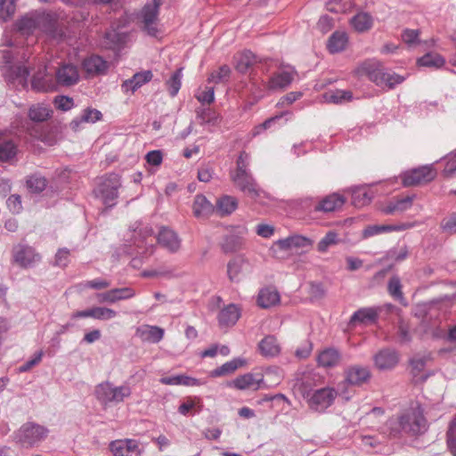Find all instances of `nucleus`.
Masks as SVG:
<instances>
[{"label": "nucleus", "instance_id": "22", "mask_svg": "<svg viewBox=\"0 0 456 456\" xmlns=\"http://www.w3.org/2000/svg\"><path fill=\"white\" fill-rule=\"evenodd\" d=\"M102 118V114L100 110L88 107L84 109L81 114L69 123V128L77 132L83 128V124H94Z\"/></svg>", "mask_w": 456, "mask_h": 456}, {"label": "nucleus", "instance_id": "62", "mask_svg": "<svg viewBox=\"0 0 456 456\" xmlns=\"http://www.w3.org/2000/svg\"><path fill=\"white\" fill-rule=\"evenodd\" d=\"M43 355V351L37 352L31 359L28 360L19 367L18 371L20 373L29 371L34 366L39 364V362L42 361Z\"/></svg>", "mask_w": 456, "mask_h": 456}, {"label": "nucleus", "instance_id": "10", "mask_svg": "<svg viewBox=\"0 0 456 456\" xmlns=\"http://www.w3.org/2000/svg\"><path fill=\"white\" fill-rule=\"evenodd\" d=\"M337 396L338 391L335 388L326 387L313 391L306 399L312 410L323 412L332 405Z\"/></svg>", "mask_w": 456, "mask_h": 456}, {"label": "nucleus", "instance_id": "4", "mask_svg": "<svg viewBox=\"0 0 456 456\" xmlns=\"http://www.w3.org/2000/svg\"><path fill=\"white\" fill-rule=\"evenodd\" d=\"M49 429L45 426L28 421L12 434L13 441L22 448L29 449L43 442L48 436Z\"/></svg>", "mask_w": 456, "mask_h": 456}, {"label": "nucleus", "instance_id": "37", "mask_svg": "<svg viewBox=\"0 0 456 456\" xmlns=\"http://www.w3.org/2000/svg\"><path fill=\"white\" fill-rule=\"evenodd\" d=\"M370 376V370L367 367L354 365L347 369L346 372V380L352 385H361Z\"/></svg>", "mask_w": 456, "mask_h": 456}, {"label": "nucleus", "instance_id": "25", "mask_svg": "<svg viewBox=\"0 0 456 456\" xmlns=\"http://www.w3.org/2000/svg\"><path fill=\"white\" fill-rule=\"evenodd\" d=\"M346 202V197L339 193H331L324 197L315 207L318 212H333L342 208Z\"/></svg>", "mask_w": 456, "mask_h": 456}, {"label": "nucleus", "instance_id": "20", "mask_svg": "<svg viewBox=\"0 0 456 456\" xmlns=\"http://www.w3.org/2000/svg\"><path fill=\"white\" fill-rule=\"evenodd\" d=\"M113 456H141L139 443L134 439L116 440L110 444Z\"/></svg>", "mask_w": 456, "mask_h": 456}, {"label": "nucleus", "instance_id": "26", "mask_svg": "<svg viewBox=\"0 0 456 456\" xmlns=\"http://www.w3.org/2000/svg\"><path fill=\"white\" fill-rule=\"evenodd\" d=\"M82 66L89 76L105 74L109 68L108 62L98 55H92L85 59Z\"/></svg>", "mask_w": 456, "mask_h": 456}, {"label": "nucleus", "instance_id": "49", "mask_svg": "<svg viewBox=\"0 0 456 456\" xmlns=\"http://www.w3.org/2000/svg\"><path fill=\"white\" fill-rule=\"evenodd\" d=\"M17 153V147L12 140L0 139V160L8 161Z\"/></svg>", "mask_w": 456, "mask_h": 456}, {"label": "nucleus", "instance_id": "44", "mask_svg": "<svg viewBox=\"0 0 456 456\" xmlns=\"http://www.w3.org/2000/svg\"><path fill=\"white\" fill-rule=\"evenodd\" d=\"M202 405L199 397H189L178 407V412L183 416L195 415L201 411Z\"/></svg>", "mask_w": 456, "mask_h": 456}, {"label": "nucleus", "instance_id": "59", "mask_svg": "<svg viewBox=\"0 0 456 456\" xmlns=\"http://www.w3.org/2000/svg\"><path fill=\"white\" fill-rule=\"evenodd\" d=\"M53 103L55 108L61 111L70 110L75 106L73 98L66 95L56 96Z\"/></svg>", "mask_w": 456, "mask_h": 456}, {"label": "nucleus", "instance_id": "40", "mask_svg": "<svg viewBox=\"0 0 456 456\" xmlns=\"http://www.w3.org/2000/svg\"><path fill=\"white\" fill-rule=\"evenodd\" d=\"M238 207L236 198L229 195H224L216 201L215 211L220 216H227L232 214Z\"/></svg>", "mask_w": 456, "mask_h": 456}, {"label": "nucleus", "instance_id": "47", "mask_svg": "<svg viewBox=\"0 0 456 456\" xmlns=\"http://www.w3.org/2000/svg\"><path fill=\"white\" fill-rule=\"evenodd\" d=\"M414 226L413 223H401L398 224H382L372 225V235L380 234L384 232H401L411 229Z\"/></svg>", "mask_w": 456, "mask_h": 456}, {"label": "nucleus", "instance_id": "54", "mask_svg": "<svg viewBox=\"0 0 456 456\" xmlns=\"http://www.w3.org/2000/svg\"><path fill=\"white\" fill-rule=\"evenodd\" d=\"M388 291L390 295L398 300L402 305H406L407 302L402 292L401 281L398 277H392L388 282Z\"/></svg>", "mask_w": 456, "mask_h": 456}, {"label": "nucleus", "instance_id": "63", "mask_svg": "<svg viewBox=\"0 0 456 456\" xmlns=\"http://www.w3.org/2000/svg\"><path fill=\"white\" fill-rule=\"evenodd\" d=\"M303 96V93L297 91V92H289L287 94L283 95L280 98L279 102H277V106L283 108L289 105H291L296 101L299 100Z\"/></svg>", "mask_w": 456, "mask_h": 456}, {"label": "nucleus", "instance_id": "57", "mask_svg": "<svg viewBox=\"0 0 456 456\" xmlns=\"http://www.w3.org/2000/svg\"><path fill=\"white\" fill-rule=\"evenodd\" d=\"M118 313L105 306H94V319L98 321H109L115 318Z\"/></svg>", "mask_w": 456, "mask_h": 456}, {"label": "nucleus", "instance_id": "64", "mask_svg": "<svg viewBox=\"0 0 456 456\" xmlns=\"http://www.w3.org/2000/svg\"><path fill=\"white\" fill-rule=\"evenodd\" d=\"M446 165L443 171L445 177L456 175V151L446 157Z\"/></svg>", "mask_w": 456, "mask_h": 456}, {"label": "nucleus", "instance_id": "28", "mask_svg": "<svg viewBox=\"0 0 456 456\" xmlns=\"http://www.w3.org/2000/svg\"><path fill=\"white\" fill-rule=\"evenodd\" d=\"M351 196L352 204L355 208H362L369 203L370 200V187L368 184H362L352 187L346 191Z\"/></svg>", "mask_w": 456, "mask_h": 456}, {"label": "nucleus", "instance_id": "51", "mask_svg": "<svg viewBox=\"0 0 456 456\" xmlns=\"http://www.w3.org/2000/svg\"><path fill=\"white\" fill-rule=\"evenodd\" d=\"M197 118L201 125L208 124L215 126L219 121V116L209 108L199 109L197 110Z\"/></svg>", "mask_w": 456, "mask_h": 456}, {"label": "nucleus", "instance_id": "30", "mask_svg": "<svg viewBox=\"0 0 456 456\" xmlns=\"http://www.w3.org/2000/svg\"><path fill=\"white\" fill-rule=\"evenodd\" d=\"M258 350L261 355L270 358L275 357L280 354L281 346L274 336L268 335L258 343Z\"/></svg>", "mask_w": 456, "mask_h": 456}, {"label": "nucleus", "instance_id": "32", "mask_svg": "<svg viewBox=\"0 0 456 456\" xmlns=\"http://www.w3.org/2000/svg\"><path fill=\"white\" fill-rule=\"evenodd\" d=\"M348 43V36L345 31H335L329 37L327 42V49L330 53H338L343 52Z\"/></svg>", "mask_w": 456, "mask_h": 456}, {"label": "nucleus", "instance_id": "29", "mask_svg": "<svg viewBox=\"0 0 456 456\" xmlns=\"http://www.w3.org/2000/svg\"><path fill=\"white\" fill-rule=\"evenodd\" d=\"M240 317V308L234 304H230L219 312L217 318L221 327H231L237 322Z\"/></svg>", "mask_w": 456, "mask_h": 456}, {"label": "nucleus", "instance_id": "33", "mask_svg": "<svg viewBox=\"0 0 456 456\" xmlns=\"http://www.w3.org/2000/svg\"><path fill=\"white\" fill-rule=\"evenodd\" d=\"M414 196H406L390 201L386 207L382 208V212L387 215H393L395 213H403L411 208Z\"/></svg>", "mask_w": 456, "mask_h": 456}, {"label": "nucleus", "instance_id": "12", "mask_svg": "<svg viewBox=\"0 0 456 456\" xmlns=\"http://www.w3.org/2000/svg\"><path fill=\"white\" fill-rule=\"evenodd\" d=\"M436 175V172L431 166H423L404 172L402 175V182L405 187L417 186L431 182Z\"/></svg>", "mask_w": 456, "mask_h": 456}, {"label": "nucleus", "instance_id": "16", "mask_svg": "<svg viewBox=\"0 0 456 456\" xmlns=\"http://www.w3.org/2000/svg\"><path fill=\"white\" fill-rule=\"evenodd\" d=\"M404 77L392 71H386L381 65L378 64L372 69V80L378 86L384 89H392L396 85L404 81Z\"/></svg>", "mask_w": 456, "mask_h": 456}, {"label": "nucleus", "instance_id": "42", "mask_svg": "<svg viewBox=\"0 0 456 456\" xmlns=\"http://www.w3.org/2000/svg\"><path fill=\"white\" fill-rule=\"evenodd\" d=\"M265 83L258 82L253 75H249V82L247 86L248 92L253 100V103L258 102L265 96V91H268Z\"/></svg>", "mask_w": 456, "mask_h": 456}, {"label": "nucleus", "instance_id": "8", "mask_svg": "<svg viewBox=\"0 0 456 456\" xmlns=\"http://www.w3.org/2000/svg\"><path fill=\"white\" fill-rule=\"evenodd\" d=\"M120 186V176L118 174L111 173L103 178L102 182L94 190V193L107 208H112L117 204Z\"/></svg>", "mask_w": 456, "mask_h": 456}, {"label": "nucleus", "instance_id": "19", "mask_svg": "<svg viewBox=\"0 0 456 456\" xmlns=\"http://www.w3.org/2000/svg\"><path fill=\"white\" fill-rule=\"evenodd\" d=\"M79 71L76 65L71 63H62L55 71V81L57 87L71 86L79 81Z\"/></svg>", "mask_w": 456, "mask_h": 456}, {"label": "nucleus", "instance_id": "53", "mask_svg": "<svg viewBox=\"0 0 456 456\" xmlns=\"http://www.w3.org/2000/svg\"><path fill=\"white\" fill-rule=\"evenodd\" d=\"M418 64L424 67L440 68L444 64V59L437 53H427L418 60Z\"/></svg>", "mask_w": 456, "mask_h": 456}, {"label": "nucleus", "instance_id": "60", "mask_svg": "<svg viewBox=\"0 0 456 456\" xmlns=\"http://www.w3.org/2000/svg\"><path fill=\"white\" fill-rule=\"evenodd\" d=\"M447 446L450 452L456 456V418L451 421L447 431Z\"/></svg>", "mask_w": 456, "mask_h": 456}, {"label": "nucleus", "instance_id": "61", "mask_svg": "<svg viewBox=\"0 0 456 456\" xmlns=\"http://www.w3.org/2000/svg\"><path fill=\"white\" fill-rule=\"evenodd\" d=\"M195 97L203 104H210L215 100V89L213 86H206L203 90L197 92Z\"/></svg>", "mask_w": 456, "mask_h": 456}, {"label": "nucleus", "instance_id": "24", "mask_svg": "<svg viewBox=\"0 0 456 456\" xmlns=\"http://www.w3.org/2000/svg\"><path fill=\"white\" fill-rule=\"evenodd\" d=\"M157 240L159 244L171 253L176 252L181 246L178 235L171 229L162 227L159 232Z\"/></svg>", "mask_w": 456, "mask_h": 456}, {"label": "nucleus", "instance_id": "52", "mask_svg": "<svg viewBox=\"0 0 456 456\" xmlns=\"http://www.w3.org/2000/svg\"><path fill=\"white\" fill-rule=\"evenodd\" d=\"M370 322V308H362L354 312L349 320L348 325L354 327Z\"/></svg>", "mask_w": 456, "mask_h": 456}, {"label": "nucleus", "instance_id": "34", "mask_svg": "<svg viewBox=\"0 0 456 456\" xmlns=\"http://www.w3.org/2000/svg\"><path fill=\"white\" fill-rule=\"evenodd\" d=\"M215 211L213 204L202 194L195 196L193 214L198 218L207 217Z\"/></svg>", "mask_w": 456, "mask_h": 456}, {"label": "nucleus", "instance_id": "55", "mask_svg": "<svg viewBox=\"0 0 456 456\" xmlns=\"http://www.w3.org/2000/svg\"><path fill=\"white\" fill-rule=\"evenodd\" d=\"M47 185L46 179L40 175H33L29 176L27 180L28 188L33 192H41L43 191Z\"/></svg>", "mask_w": 456, "mask_h": 456}, {"label": "nucleus", "instance_id": "36", "mask_svg": "<svg viewBox=\"0 0 456 456\" xmlns=\"http://www.w3.org/2000/svg\"><path fill=\"white\" fill-rule=\"evenodd\" d=\"M340 353L338 349L328 347L320 352L317 362L320 366L330 368L338 364L340 361Z\"/></svg>", "mask_w": 456, "mask_h": 456}, {"label": "nucleus", "instance_id": "14", "mask_svg": "<svg viewBox=\"0 0 456 456\" xmlns=\"http://www.w3.org/2000/svg\"><path fill=\"white\" fill-rule=\"evenodd\" d=\"M31 89L36 92H52L57 90V83L52 74L48 73L45 66H40L33 74Z\"/></svg>", "mask_w": 456, "mask_h": 456}, {"label": "nucleus", "instance_id": "2", "mask_svg": "<svg viewBox=\"0 0 456 456\" xmlns=\"http://www.w3.org/2000/svg\"><path fill=\"white\" fill-rule=\"evenodd\" d=\"M250 155L246 151L240 152L235 168L230 171V178L238 190L252 199H256L263 191L250 171Z\"/></svg>", "mask_w": 456, "mask_h": 456}, {"label": "nucleus", "instance_id": "17", "mask_svg": "<svg viewBox=\"0 0 456 456\" xmlns=\"http://www.w3.org/2000/svg\"><path fill=\"white\" fill-rule=\"evenodd\" d=\"M251 264L242 256H237L227 264V274L232 282H239L251 273Z\"/></svg>", "mask_w": 456, "mask_h": 456}, {"label": "nucleus", "instance_id": "1", "mask_svg": "<svg viewBox=\"0 0 456 456\" xmlns=\"http://www.w3.org/2000/svg\"><path fill=\"white\" fill-rule=\"evenodd\" d=\"M373 421L379 433L389 436H397L402 432L409 436H420L428 428L424 411L419 403H412L397 418H387L381 408H372Z\"/></svg>", "mask_w": 456, "mask_h": 456}, {"label": "nucleus", "instance_id": "6", "mask_svg": "<svg viewBox=\"0 0 456 456\" xmlns=\"http://www.w3.org/2000/svg\"><path fill=\"white\" fill-rule=\"evenodd\" d=\"M15 28L23 35L32 34L37 28H40L50 35H53L56 30L55 20L49 14L36 18L28 15L23 16L15 22Z\"/></svg>", "mask_w": 456, "mask_h": 456}, {"label": "nucleus", "instance_id": "15", "mask_svg": "<svg viewBox=\"0 0 456 456\" xmlns=\"http://www.w3.org/2000/svg\"><path fill=\"white\" fill-rule=\"evenodd\" d=\"M3 75L7 83L26 89L28 86V69L22 65H7L2 67Z\"/></svg>", "mask_w": 456, "mask_h": 456}, {"label": "nucleus", "instance_id": "50", "mask_svg": "<svg viewBox=\"0 0 456 456\" xmlns=\"http://www.w3.org/2000/svg\"><path fill=\"white\" fill-rule=\"evenodd\" d=\"M183 69H176L167 81V86L170 96L175 97L182 86Z\"/></svg>", "mask_w": 456, "mask_h": 456}, {"label": "nucleus", "instance_id": "56", "mask_svg": "<svg viewBox=\"0 0 456 456\" xmlns=\"http://www.w3.org/2000/svg\"><path fill=\"white\" fill-rule=\"evenodd\" d=\"M338 243V234L335 232H329L326 235L319 241L317 245L318 251L323 253L326 252L330 247Z\"/></svg>", "mask_w": 456, "mask_h": 456}, {"label": "nucleus", "instance_id": "43", "mask_svg": "<svg viewBox=\"0 0 456 456\" xmlns=\"http://www.w3.org/2000/svg\"><path fill=\"white\" fill-rule=\"evenodd\" d=\"M53 111L50 107L44 103L32 105L28 110V117L35 122H43L48 119Z\"/></svg>", "mask_w": 456, "mask_h": 456}, {"label": "nucleus", "instance_id": "35", "mask_svg": "<svg viewBox=\"0 0 456 456\" xmlns=\"http://www.w3.org/2000/svg\"><path fill=\"white\" fill-rule=\"evenodd\" d=\"M280 294L276 289H262L257 296V304L262 308H269L280 302Z\"/></svg>", "mask_w": 456, "mask_h": 456}, {"label": "nucleus", "instance_id": "13", "mask_svg": "<svg viewBox=\"0 0 456 456\" xmlns=\"http://www.w3.org/2000/svg\"><path fill=\"white\" fill-rule=\"evenodd\" d=\"M297 75L293 67H286L272 74L265 83L266 89L269 92L284 91L294 81Z\"/></svg>", "mask_w": 456, "mask_h": 456}, {"label": "nucleus", "instance_id": "9", "mask_svg": "<svg viewBox=\"0 0 456 456\" xmlns=\"http://www.w3.org/2000/svg\"><path fill=\"white\" fill-rule=\"evenodd\" d=\"M12 257V262L23 269L33 268L41 261L40 254L33 247L24 243L13 246Z\"/></svg>", "mask_w": 456, "mask_h": 456}, {"label": "nucleus", "instance_id": "23", "mask_svg": "<svg viewBox=\"0 0 456 456\" xmlns=\"http://www.w3.org/2000/svg\"><path fill=\"white\" fill-rule=\"evenodd\" d=\"M152 77L153 74L151 70L136 72L131 78L126 79L121 84L122 92L125 94H127L129 92L134 94L143 85L150 82L152 79Z\"/></svg>", "mask_w": 456, "mask_h": 456}, {"label": "nucleus", "instance_id": "58", "mask_svg": "<svg viewBox=\"0 0 456 456\" xmlns=\"http://www.w3.org/2000/svg\"><path fill=\"white\" fill-rule=\"evenodd\" d=\"M231 74V69L227 65H223L217 71H214L208 77L209 82L218 84L224 80H227Z\"/></svg>", "mask_w": 456, "mask_h": 456}, {"label": "nucleus", "instance_id": "5", "mask_svg": "<svg viewBox=\"0 0 456 456\" xmlns=\"http://www.w3.org/2000/svg\"><path fill=\"white\" fill-rule=\"evenodd\" d=\"M131 394L132 390L128 385L116 387L109 381L100 383L95 387L96 398L105 405L122 403Z\"/></svg>", "mask_w": 456, "mask_h": 456}, {"label": "nucleus", "instance_id": "48", "mask_svg": "<svg viewBox=\"0 0 456 456\" xmlns=\"http://www.w3.org/2000/svg\"><path fill=\"white\" fill-rule=\"evenodd\" d=\"M17 0H0V23L9 21L16 11Z\"/></svg>", "mask_w": 456, "mask_h": 456}, {"label": "nucleus", "instance_id": "31", "mask_svg": "<svg viewBox=\"0 0 456 456\" xmlns=\"http://www.w3.org/2000/svg\"><path fill=\"white\" fill-rule=\"evenodd\" d=\"M136 335L143 341L159 343L164 337V330L158 326L142 325L137 329Z\"/></svg>", "mask_w": 456, "mask_h": 456}, {"label": "nucleus", "instance_id": "46", "mask_svg": "<svg viewBox=\"0 0 456 456\" xmlns=\"http://www.w3.org/2000/svg\"><path fill=\"white\" fill-rule=\"evenodd\" d=\"M324 99L328 102L341 104L350 102L353 99L352 93L346 90L330 91L324 94Z\"/></svg>", "mask_w": 456, "mask_h": 456}, {"label": "nucleus", "instance_id": "3", "mask_svg": "<svg viewBox=\"0 0 456 456\" xmlns=\"http://www.w3.org/2000/svg\"><path fill=\"white\" fill-rule=\"evenodd\" d=\"M130 255L147 257L154 251L153 231L148 224H137L132 231L130 244Z\"/></svg>", "mask_w": 456, "mask_h": 456}, {"label": "nucleus", "instance_id": "38", "mask_svg": "<svg viewBox=\"0 0 456 456\" xmlns=\"http://www.w3.org/2000/svg\"><path fill=\"white\" fill-rule=\"evenodd\" d=\"M398 362V355L395 351L383 350L375 356L376 366L379 370H389Z\"/></svg>", "mask_w": 456, "mask_h": 456}, {"label": "nucleus", "instance_id": "27", "mask_svg": "<svg viewBox=\"0 0 456 456\" xmlns=\"http://www.w3.org/2000/svg\"><path fill=\"white\" fill-rule=\"evenodd\" d=\"M264 379L260 374L246 373L237 377L232 385L240 390L252 389L257 390L261 387Z\"/></svg>", "mask_w": 456, "mask_h": 456}, {"label": "nucleus", "instance_id": "11", "mask_svg": "<svg viewBox=\"0 0 456 456\" xmlns=\"http://www.w3.org/2000/svg\"><path fill=\"white\" fill-rule=\"evenodd\" d=\"M163 0H152L146 4L141 11L140 20L142 23V28L148 35L155 37L158 33L157 23L159 6Z\"/></svg>", "mask_w": 456, "mask_h": 456}, {"label": "nucleus", "instance_id": "7", "mask_svg": "<svg viewBox=\"0 0 456 456\" xmlns=\"http://www.w3.org/2000/svg\"><path fill=\"white\" fill-rule=\"evenodd\" d=\"M313 244L314 241L310 238L294 233L274 241L270 248V252L276 258H283L284 253L293 249L311 248Z\"/></svg>", "mask_w": 456, "mask_h": 456}, {"label": "nucleus", "instance_id": "18", "mask_svg": "<svg viewBox=\"0 0 456 456\" xmlns=\"http://www.w3.org/2000/svg\"><path fill=\"white\" fill-rule=\"evenodd\" d=\"M316 374L307 369L298 370L295 374L293 387L298 391L304 398L309 396L315 385Z\"/></svg>", "mask_w": 456, "mask_h": 456}, {"label": "nucleus", "instance_id": "45", "mask_svg": "<svg viewBox=\"0 0 456 456\" xmlns=\"http://www.w3.org/2000/svg\"><path fill=\"white\" fill-rule=\"evenodd\" d=\"M350 25L357 32L367 31L370 28V16L366 12H360L350 19Z\"/></svg>", "mask_w": 456, "mask_h": 456}, {"label": "nucleus", "instance_id": "21", "mask_svg": "<svg viewBox=\"0 0 456 456\" xmlns=\"http://www.w3.org/2000/svg\"><path fill=\"white\" fill-rule=\"evenodd\" d=\"M136 295L134 289L130 287L116 288L103 293L97 294L100 303L114 304L120 300L130 299Z\"/></svg>", "mask_w": 456, "mask_h": 456}, {"label": "nucleus", "instance_id": "41", "mask_svg": "<svg viewBox=\"0 0 456 456\" xmlns=\"http://www.w3.org/2000/svg\"><path fill=\"white\" fill-rule=\"evenodd\" d=\"M246 361L241 358L232 359L224 362L222 366L210 371L209 376L212 378L225 376L234 372L238 368L243 366Z\"/></svg>", "mask_w": 456, "mask_h": 456}, {"label": "nucleus", "instance_id": "39", "mask_svg": "<svg viewBox=\"0 0 456 456\" xmlns=\"http://www.w3.org/2000/svg\"><path fill=\"white\" fill-rule=\"evenodd\" d=\"M235 69L240 73H247L256 63V56L251 51H243L235 58Z\"/></svg>", "mask_w": 456, "mask_h": 456}]
</instances>
